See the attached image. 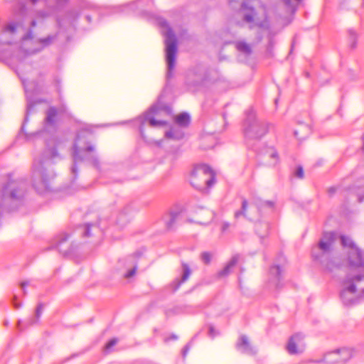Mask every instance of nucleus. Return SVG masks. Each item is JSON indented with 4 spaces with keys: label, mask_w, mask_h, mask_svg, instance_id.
Wrapping results in <instances>:
<instances>
[{
    "label": "nucleus",
    "mask_w": 364,
    "mask_h": 364,
    "mask_svg": "<svg viewBox=\"0 0 364 364\" xmlns=\"http://www.w3.org/2000/svg\"><path fill=\"white\" fill-rule=\"evenodd\" d=\"M230 227V224L228 223H223L221 227L222 232H225Z\"/></svg>",
    "instance_id": "37998d69"
},
{
    "label": "nucleus",
    "mask_w": 364,
    "mask_h": 364,
    "mask_svg": "<svg viewBox=\"0 0 364 364\" xmlns=\"http://www.w3.org/2000/svg\"><path fill=\"white\" fill-rule=\"evenodd\" d=\"M14 305L15 308H16V309L20 308L21 306L20 304H17V303H14Z\"/></svg>",
    "instance_id": "603ef678"
},
{
    "label": "nucleus",
    "mask_w": 364,
    "mask_h": 364,
    "mask_svg": "<svg viewBox=\"0 0 364 364\" xmlns=\"http://www.w3.org/2000/svg\"><path fill=\"white\" fill-rule=\"evenodd\" d=\"M184 129L173 124L169 130L165 132V137L172 140H181L183 139L185 136Z\"/></svg>",
    "instance_id": "f3484780"
},
{
    "label": "nucleus",
    "mask_w": 364,
    "mask_h": 364,
    "mask_svg": "<svg viewBox=\"0 0 364 364\" xmlns=\"http://www.w3.org/2000/svg\"><path fill=\"white\" fill-rule=\"evenodd\" d=\"M357 196H358V202H362L363 200H364V193H363L362 191H358L357 192Z\"/></svg>",
    "instance_id": "ea45409f"
},
{
    "label": "nucleus",
    "mask_w": 364,
    "mask_h": 364,
    "mask_svg": "<svg viewBox=\"0 0 364 364\" xmlns=\"http://www.w3.org/2000/svg\"><path fill=\"white\" fill-rule=\"evenodd\" d=\"M341 299L345 306L355 304L358 302V299L355 296V286H346L341 292Z\"/></svg>",
    "instance_id": "ddd939ff"
},
{
    "label": "nucleus",
    "mask_w": 364,
    "mask_h": 364,
    "mask_svg": "<svg viewBox=\"0 0 364 364\" xmlns=\"http://www.w3.org/2000/svg\"><path fill=\"white\" fill-rule=\"evenodd\" d=\"M188 350H189V347L188 345H186V346H184V348H183V350H182V355H183V358H186L187 353H188Z\"/></svg>",
    "instance_id": "79ce46f5"
},
{
    "label": "nucleus",
    "mask_w": 364,
    "mask_h": 364,
    "mask_svg": "<svg viewBox=\"0 0 364 364\" xmlns=\"http://www.w3.org/2000/svg\"><path fill=\"white\" fill-rule=\"evenodd\" d=\"M69 237V235L67 234V233H63L62 235H60L57 239H56V242H55V245H56V247H58L60 251H61L60 250V246L62 245V244L63 242H65V241H67L68 238Z\"/></svg>",
    "instance_id": "2f4dec72"
},
{
    "label": "nucleus",
    "mask_w": 364,
    "mask_h": 364,
    "mask_svg": "<svg viewBox=\"0 0 364 364\" xmlns=\"http://www.w3.org/2000/svg\"><path fill=\"white\" fill-rule=\"evenodd\" d=\"M341 242L343 247H348L350 250L357 247L351 238L346 235L341 236Z\"/></svg>",
    "instance_id": "c756f323"
},
{
    "label": "nucleus",
    "mask_w": 364,
    "mask_h": 364,
    "mask_svg": "<svg viewBox=\"0 0 364 364\" xmlns=\"http://www.w3.org/2000/svg\"><path fill=\"white\" fill-rule=\"evenodd\" d=\"M336 237L333 232H326L318 245L312 249L311 255L314 260L318 262L326 270L332 272L341 267L337 258L332 257L331 252Z\"/></svg>",
    "instance_id": "7ed1b4c3"
},
{
    "label": "nucleus",
    "mask_w": 364,
    "mask_h": 364,
    "mask_svg": "<svg viewBox=\"0 0 364 364\" xmlns=\"http://www.w3.org/2000/svg\"><path fill=\"white\" fill-rule=\"evenodd\" d=\"M294 176L298 178L302 179L304 177V169L301 166H299L294 173Z\"/></svg>",
    "instance_id": "f704fd0d"
},
{
    "label": "nucleus",
    "mask_w": 364,
    "mask_h": 364,
    "mask_svg": "<svg viewBox=\"0 0 364 364\" xmlns=\"http://www.w3.org/2000/svg\"><path fill=\"white\" fill-rule=\"evenodd\" d=\"M269 225L266 222H258L255 224V231L260 237H264L269 232Z\"/></svg>",
    "instance_id": "b1692460"
},
{
    "label": "nucleus",
    "mask_w": 364,
    "mask_h": 364,
    "mask_svg": "<svg viewBox=\"0 0 364 364\" xmlns=\"http://www.w3.org/2000/svg\"><path fill=\"white\" fill-rule=\"evenodd\" d=\"M235 46L239 52L245 54V55H250L252 53L251 46L244 41H236L235 43Z\"/></svg>",
    "instance_id": "4be33fe9"
},
{
    "label": "nucleus",
    "mask_w": 364,
    "mask_h": 364,
    "mask_svg": "<svg viewBox=\"0 0 364 364\" xmlns=\"http://www.w3.org/2000/svg\"><path fill=\"white\" fill-rule=\"evenodd\" d=\"M262 37L261 36H259L258 37V41H260L262 40Z\"/></svg>",
    "instance_id": "4d7b16f0"
},
{
    "label": "nucleus",
    "mask_w": 364,
    "mask_h": 364,
    "mask_svg": "<svg viewBox=\"0 0 364 364\" xmlns=\"http://www.w3.org/2000/svg\"><path fill=\"white\" fill-rule=\"evenodd\" d=\"M75 233L82 237L84 239H88L95 235L96 234L100 233L99 227L93 223H85L84 225H79L76 230Z\"/></svg>",
    "instance_id": "9b49d317"
},
{
    "label": "nucleus",
    "mask_w": 364,
    "mask_h": 364,
    "mask_svg": "<svg viewBox=\"0 0 364 364\" xmlns=\"http://www.w3.org/2000/svg\"><path fill=\"white\" fill-rule=\"evenodd\" d=\"M171 339L173 340H176L177 339V336L176 335H172L171 337Z\"/></svg>",
    "instance_id": "864d4df0"
},
{
    "label": "nucleus",
    "mask_w": 364,
    "mask_h": 364,
    "mask_svg": "<svg viewBox=\"0 0 364 364\" xmlns=\"http://www.w3.org/2000/svg\"><path fill=\"white\" fill-rule=\"evenodd\" d=\"M39 16H41V17H43V18H45V17H46L48 15H47L46 14L43 13V12H40V13H39Z\"/></svg>",
    "instance_id": "8fccbe9b"
},
{
    "label": "nucleus",
    "mask_w": 364,
    "mask_h": 364,
    "mask_svg": "<svg viewBox=\"0 0 364 364\" xmlns=\"http://www.w3.org/2000/svg\"><path fill=\"white\" fill-rule=\"evenodd\" d=\"M94 150L95 148L92 145H87L85 148L80 149L77 143H75L73 145V154L74 163L76 164L80 161H88L96 168H99L100 161L98 158L95 155L91 154ZM71 170L72 172L76 175L77 166L75 164L73 166Z\"/></svg>",
    "instance_id": "0eeeda50"
},
{
    "label": "nucleus",
    "mask_w": 364,
    "mask_h": 364,
    "mask_svg": "<svg viewBox=\"0 0 364 364\" xmlns=\"http://www.w3.org/2000/svg\"><path fill=\"white\" fill-rule=\"evenodd\" d=\"M191 123L190 115L186 112H183L177 115L174 119V124L181 128H187Z\"/></svg>",
    "instance_id": "aec40b11"
},
{
    "label": "nucleus",
    "mask_w": 364,
    "mask_h": 364,
    "mask_svg": "<svg viewBox=\"0 0 364 364\" xmlns=\"http://www.w3.org/2000/svg\"><path fill=\"white\" fill-rule=\"evenodd\" d=\"M139 132H140L141 135L143 136H144V127H143L142 124L139 127Z\"/></svg>",
    "instance_id": "09e8293b"
},
{
    "label": "nucleus",
    "mask_w": 364,
    "mask_h": 364,
    "mask_svg": "<svg viewBox=\"0 0 364 364\" xmlns=\"http://www.w3.org/2000/svg\"><path fill=\"white\" fill-rule=\"evenodd\" d=\"M304 336L301 333H295L289 339L287 350L291 355L301 353L304 350L303 340Z\"/></svg>",
    "instance_id": "1a4fd4ad"
},
{
    "label": "nucleus",
    "mask_w": 364,
    "mask_h": 364,
    "mask_svg": "<svg viewBox=\"0 0 364 364\" xmlns=\"http://www.w3.org/2000/svg\"><path fill=\"white\" fill-rule=\"evenodd\" d=\"M21 320H19V321H18L17 326H18V328L21 331H22V330H23V328H21Z\"/></svg>",
    "instance_id": "3c124183"
},
{
    "label": "nucleus",
    "mask_w": 364,
    "mask_h": 364,
    "mask_svg": "<svg viewBox=\"0 0 364 364\" xmlns=\"http://www.w3.org/2000/svg\"><path fill=\"white\" fill-rule=\"evenodd\" d=\"M265 204L269 207H272L274 205V203L272 201H266Z\"/></svg>",
    "instance_id": "de8ad7c7"
},
{
    "label": "nucleus",
    "mask_w": 364,
    "mask_h": 364,
    "mask_svg": "<svg viewBox=\"0 0 364 364\" xmlns=\"http://www.w3.org/2000/svg\"><path fill=\"white\" fill-rule=\"evenodd\" d=\"M324 361L328 364H338L341 363L339 358V352L334 350L326 353L323 358Z\"/></svg>",
    "instance_id": "393cba45"
},
{
    "label": "nucleus",
    "mask_w": 364,
    "mask_h": 364,
    "mask_svg": "<svg viewBox=\"0 0 364 364\" xmlns=\"http://www.w3.org/2000/svg\"><path fill=\"white\" fill-rule=\"evenodd\" d=\"M265 155L271 159V161L269 163L270 166H275L279 162L278 153L273 147L267 148Z\"/></svg>",
    "instance_id": "a878e982"
},
{
    "label": "nucleus",
    "mask_w": 364,
    "mask_h": 364,
    "mask_svg": "<svg viewBox=\"0 0 364 364\" xmlns=\"http://www.w3.org/2000/svg\"><path fill=\"white\" fill-rule=\"evenodd\" d=\"M38 0H31V3L33 4H36V2L38 1ZM57 4H59V5H61V4H63L65 3H66L68 0H55Z\"/></svg>",
    "instance_id": "58836bf2"
},
{
    "label": "nucleus",
    "mask_w": 364,
    "mask_h": 364,
    "mask_svg": "<svg viewBox=\"0 0 364 364\" xmlns=\"http://www.w3.org/2000/svg\"><path fill=\"white\" fill-rule=\"evenodd\" d=\"M362 272H364V271H362Z\"/></svg>",
    "instance_id": "13d9d810"
},
{
    "label": "nucleus",
    "mask_w": 364,
    "mask_h": 364,
    "mask_svg": "<svg viewBox=\"0 0 364 364\" xmlns=\"http://www.w3.org/2000/svg\"><path fill=\"white\" fill-rule=\"evenodd\" d=\"M349 34H350V36L351 39L353 41H355L356 34L353 31H349Z\"/></svg>",
    "instance_id": "a18cd8bd"
},
{
    "label": "nucleus",
    "mask_w": 364,
    "mask_h": 364,
    "mask_svg": "<svg viewBox=\"0 0 364 364\" xmlns=\"http://www.w3.org/2000/svg\"><path fill=\"white\" fill-rule=\"evenodd\" d=\"M348 261L349 267L358 272L364 271V259L361 250L355 247L348 252Z\"/></svg>",
    "instance_id": "6e6552de"
},
{
    "label": "nucleus",
    "mask_w": 364,
    "mask_h": 364,
    "mask_svg": "<svg viewBox=\"0 0 364 364\" xmlns=\"http://www.w3.org/2000/svg\"><path fill=\"white\" fill-rule=\"evenodd\" d=\"M181 268H182L181 277L180 279H176L171 284V287L173 291H176V290H178L179 289V287H181V285L183 283L186 282L189 279V277L192 273V271H191L189 265L184 262H181Z\"/></svg>",
    "instance_id": "2eb2a0df"
},
{
    "label": "nucleus",
    "mask_w": 364,
    "mask_h": 364,
    "mask_svg": "<svg viewBox=\"0 0 364 364\" xmlns=\"http://www.w3.org/2000/svg\"><path fill=\"white\" fill-rule=\"evenodd\" d=\"M36 26V20H33L31 22V28H33L34 27Z\"/></svg>",
    "instance_id": "49530a36"
},
{
    "label": "nucleus",
    "mask_w": 364,
    "mask_h": 364,
    "mask_svg": "<svg viewBox=\"0 0 364 364\" xmlns=\"http://www.w3.org/2000/svg\"><path fill=\"white\" fill-rule=\"evenodd\" d=\"M162 27L166 28V31L164 33L165 39V52L166 60L168 67V75H171V71L175 67L176 55L178 52L177 39L168 23L166 21L160 22Z\"/></svg>",
    "instance_id": "423d86ee"
},
{
    "label": "nucleus",
    "mask_w": 364,
    "mask_h": 364,
    "mask_svg": "<svg viewBox=\"0 0 364 364\" xmlns=\"http://www.w3.org/2000/svg\"><path fill=\"white\" fill-rule=\"evenodd\" d=\"M236 348L245 354L255 355L256 353L254 348L250 345L248 338L245 335L239 338L236 343Z\"/></svg>",
    "instance_id": "dca6fc26"
},
{
    "label": "nucleus",
    "mask_w": 364,
    "mask_h": 364,
    "mask_svg": "<svg viewBox=\"0 0 364 364\" xmlns=\"http://www.w3.org/2000/svg\"><path fill=\"white\" fill-rule=\"evenodd\" d=\"M136 269H137V266H136V264H135L132 269H131L130 270H129V271H128V272L124 274V277H125L126 278H130V277H133V276L135 274V273H136Z\"/></svg>",
    "instance_id": "e433bc0d"
},
{
    "label": "nucleus",
    "mask_w": 364,
    "mask_h": 364,
    "mask_svg": "<svg viewBox=\"0 0 364 364\" xmlns=\"http://www.w3.org/2000/svg\"><path fill=\"white\" fill-rule=\"evenodd\" d=\"M272 124L265 121H260L257 119L255 112L250 109L246 112V117L242 127L244 139L247 146H250L252 141H257L264 136Z\"/></svg>",
    "instance_id": "20e7f679"
},
{
    "label": "nucleus",
    "mask_w": 364,
    "mask_h": 364,
    "mask_svg": "<svg viewBox=\"0 0 364 364\" xmlns=\"http://www.w3.org/2000/svg\"><path fill=\"white\" fill-rule=\"evenodd\" d=\"M337 350L339 352V358L341 363L348 361L353 355L352 350L347 348L338 349Z\"/></svg>",
    "instance_id": "c85d7f7f"
},
{
    "label": "nucleus",
    "mask_w": 364,
    "mask_h": 364,
    "mask_svg": "<svg viewBox=\"0 0 364 364\" xmlns=\"http://www.w3.org/2000/svg\"><path fill=\"white\" fill-rule=\"evenodd\" d=\"M33 38V32L32 28L28 29L27 33L22 37L21 40L26 41Z\"/></svg>",
    "instance_id": "c9c22d12"
},
{
    "label": "nucleus",
    "mask_w": 364,
    "mask_h": 364,
    "mask_svg": "<svg viewBox=\"0 0 364 364\" xmlns=\"http://www.w3.org/2000/svg\"><path fill=\"white\" fill-rule=\"evenodd\" d=\"M86 18L87 19V21H88L89 22H90V21H91V18H90V16H86Z\"/></svg>",
    "instance_id": "5fc2aeb1"
},
{
    "label": "nucleus",
    "mask_w": 364,
    "mask_h": 364,
    "mask_svg": "<svg viewBox=\"0 0 364 364\" xmlns=\"http://www.w3.org/2000/svg\"><path fill=\"white\" fill-rule=\"evenodd\" d=\"M161 110V107L159 105H154L150 108L149 112L146 113L144 117V121L142 124L146 122H149L151 127L164 126L167 123L166 121L157 120L153 115H157Z\"/></svg>",
    "instance_id": "4468645a"
},
{
    "label": "nucleus",
    "mask_w": 364,
    "mask_h": 364,
    "mask_svg": "<svg viewBox=\"0 0 364 364\" xmlns=\"http://www.w3.org/2000/svg\"><path fill=\"white\" fill-rule=\"evenodd\" d=\"M247 208V200L244 198L242 202L241 210L235 212V217L236 218H237L241 215L245 216V212H246Z\"/></svg>",
    "instance_id": "7c9ffc66"
},
{
    "label": "nucleus",
    "mask_w": 364,
    "mask_h": 364,
    "mask_svg": "<svg viewBox=\"0 0 364 364\" xmlns=\"http://www.w3.org/2000/svg\"><path fill=\"white\" fill-rule=\"evenodd\" d=\"M241 2L240 11L242 14V20L252 29H268L269 27L267 10L259 0H230V4Z\"/></svg>",
    "instance_id": "f03ea898"
},
{
    "label": "nucleus",
    "mask_w": 364,
    "mask_h": 364,
    "mask_svg": "<svg viewBox=\"0 0 364 364\" xmlns=\"http://www.w3.org/2000/svg\"><path fill=\"white\" fill-rule=\"evenodd\" d=\"M343 283L345 286H355V293L364 294V272H358L357 274L352 277L348 275Z\"/></svg>",
    "instance_id": "f8f14e48"
},
{
    "label": "nucleus",
    "mask_w": 364,
    "mask_h": 364,
    "mask_svg": "<svg viewBox=\"0 0 364 364\" xmlns=\"http://www.w3.org/2000/svg\"><path fill=\"white\" fill-rule=\"evenodd\" d=\"M200 259L205 264H208L211 262L212 255L208 252H203L200 255Z\"/></svg>",
    "instance_id": "473e14b6"
},
{
    "label": "nucleus",
    "mask_w": 364,
    "mask_h": 364,
    "mask_svg": "<svg viewBox=\"0 0 364 364\" xmlns=\"http://www.w3.org/2000/svg\"><path fill=\"white\" fill-rule=\"evenodd\" d=\"M29 284L28 282H23L21 284V289L23 290V294L26 295L27 294V291L26 290V287Z\"/></svg>",
    "instance_id": "4c0bfd02"
},
{
    "label": "nucleus",
    "mask_w": 364,
    "mask_h": 364,
    "mask_svg": "<svg viewBox=\"0 0 364 364\" xmlns=\"http://www.w3.org/2000/svg\"><path fill=\"white\" fill-rule=\"evenodd\" d=\"M190 182L196 189L206 193L215 183V173L209 166L198 164L191 173Z\"/></svg>",
    "instance_id": "39448f33"
},
{
    "label": "nucleus",
    "mask_w": 364,
    "mask_h": 364,
    "mask_svg": "<svg viewBox=\"0 0 364 364\" xmlns=\"http://www.w3.org/2000/svg\"><path fill=\"white\" fill-rule=\"evenodd\" d=\"M58 153L55 147L46 149L41 157L35 159L33 169V186L39 193L52 190L51 182L55 178V173L50 171L54 159Z\"/></svg>",
    "instance_id": "f257e3e1"
},
{
    "label": "nucleus",
    "mask_w": 364,
    "mask_h": 364,
    "mask_svg": "<svg viewBox=\"0 0 364 364\" xmlns=\"http://www.w3.org/2000/svg\"><path fill=\"white\" fill-rule=\"evenodd\" d=\"M66 113V107L62 105L59 109L55 107H49L46 112V117L44 119V124L46 126L55 127L58 121V114Z\"/></svg>",
    "instance_id": "9d476101"
},
{
    "label": "nucleus",
    "mask_w": 364,
    "mask_h": 364,
    "mask_svg": "<svg viewBox=\"0 0 364 364\" xmlns=\"http://www.w3.org/2000/svg\"><path fill=\"white\" fill-rule=\"evenodd\" d=\"M57 38V35H49L46 38H39L38 42L42 45V47L37 49L36 52L41 51L43 48L50 46Z\"/></svg>",
    "instance_id": "cd10ccee"
},
{
    "label": "nucleus",
    "mask_w": 364,
    "mask_h": 364,
    "mask_svg": "<svg viewBox=\"0 0 364 364\" xmlns=\"http://www.w3.org/2000/svg\"><path fill=\"white\" fill-rule=\"evenodd\" d=\"M294 136L296 137H298V132L297 131H294Z\"/></svg>",
    "instance_id": "6e6d98bb"
},
{
    "label": "nucleus",
    "mask_w": 364,
    "mask_h": 364,
    "mask_svg": "<svg viewBox=\"0 0 364 364\" xmlns=\"http://www.w3.org/2000/svg\"><path fill=\"white\" fill-rule=\"evenodd\" d=\"M180 215V213L178 211H171L168 215V219L166 221V228L169 230L172 229L176 220Z\"/></svg>",
    "instance_id": "bb28decb"
},
{
    "label": "nucleus",
    "mask_w": 364,
    "mask_h": 364,
    "mask_svg": "<svg viewBox=\"0 0 364 364\" xmlns=\"http://www.w3.org/2000/svg\"><path fill=\"white\" fill-rule=\"evenodd\" d=\"M239 260V256L235 255L228 262V263L225 265V267L218 272V277H225L230 274L232 269L235 267Z\"/></svg>",
    "instance_id": "a211bd4d"
},
{
    "label": "nucleus",
    "mask_w": 364,
    "mask_h": 364,
    "mask_svg": "<svg viewBox=\"0 0 364 364\" xmlns=\"http://www.w3.org/2000/svg\"><path fill=\"white\" fill-rule=\"evenodd\" d=\"M209 334L211 336H215V330H214V328L212 326H209Z\"/></svg>",
    "instance_id": "c03bdc74"
},
{
    "label": "nucleus",
    "mask_w": 364,
    "mask_h": 364,
    "mask_svg": "<svg viewBox=\"0 0 364 364\" xmlns=\"http://www.w3.org/2000/svg\"><path fill=\"white\" fill-rule=\"evenodd\" d=\"M269 274L271 276L272 282L275 289H278L281 287L279 285L280 280H281V269L280 267L278 265H274L271 267L269 269Z\"/></svg>",
    "instance_id": "6ab92c4d"
},
{
    "label": "nucleus",
    "mask_w": 364,
    "mask_h": 364,
    "mask_svg": "<svg viewBox=\"0 0 364 364\" xmlns=\"http://www.w3.org/2000/svg\"><path fill=\"white\" fill-rule=\"evenodd\" d=\"M336 191V187H330L328 189V193L330 196H333Z\"/></svg>",
    "instance_id": "a19ab883"
},
{
    "label": "nucleus",
    "mask_w": 364,
    "mask_h": 364,
    "mask_svg": "<svg viewBox=\"0 0 364 364\" xmlns=\"http://www.w3.org/2000/svg\"><path fill=\"white\" fill-rule=\"evenodd\" d=\"M118 342V339L117 338H112L111 339L110 341H108V343L105 345V350L107 351V352H109L110 350V349L114 346Z\"/></svg>",
    "instance_id": "72a5a7b5"
},
{
    "label": "nucleus",
    "mask_w": 364,
    "mask_h": 364,
    "mask_svg": "<svg viewBox=\"0 0 364 364\" xmlns=\"http://www.w3.org/2000/svg\"><path fill=\"white\" fill-rule=\"evenodd\" d=\"M19 23L11 21L1 28V33L14 36L17 33Z\"/></svg>",
    "instance_id": "5701e85b"
},
{
    "label": "nucleus",
    "mask_w": 364,
    "mask_h": 364,
    "mask_svg": "<svg viewBox=\"0 0 364 364\" xmlns=\"http://www.w3.org/2000/svg\"><path fill=\"white\" fill-rule=\"evenodd\" d=\"M43 310V304L41 303L38 304V305L37 306L36 309L35 316L28 318L25 321V323H24L25 328H28L31 326L38 323L39 318H41V316L42 315Z\"/></svg>",
    "instance_id": "412c9836"
}]
</instances>
